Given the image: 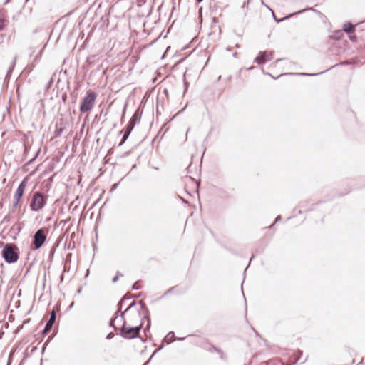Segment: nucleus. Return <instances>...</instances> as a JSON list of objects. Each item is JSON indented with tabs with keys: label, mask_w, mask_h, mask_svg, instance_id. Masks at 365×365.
<instances>
[{
	"label": "nucleus",
	"mask_w": 365,
	"mask_h": 365,
	"mask_svg": "<svg viewBox=\"0 0 365 365\" xmlns=\"http://www.w3.org/2000/svg\"><path fill=\"white\" fill-rule=\"evenodd\" d=\"M124 317L125 319V324L134 326H136V324L142 325L139 310L133 306H130L126 309L124 312Z\"/></svg>",
	"instance_id": "f257e3e1"
},
{
	"label": "nucleus",
	"mask_w": 365,
	"mask_h": 365,
	"mask_svg": "<svg viewBox=\"0 0 365 365\" xmlns=\"http://www.w3.org/2000/svg\"><path fill=\"white\" fill-rule=\"evenodd\" d=\"M140 327H141L139 324L134 326L127 324L123 322V329L121 330V335L126 339L135 338L138 335Z\"/></svg>",
	"instance_id": "f03ea898"
},
{
	"label": "nucleus",
	"mask_w": 365,
	"mask_h": 365,
	"mask_svg": "<svg viewBox=\"0 0 365 365\" xmlns=\"http://www.w3.org/2000/svg\"><path fill=\"white\" fill-rule=\"evenodd\" d=\"M2 255L5 261L12 263L18 259V255L15 252V247L11 244H7L2 251Z\"/></svg>",
	"instance_id": "7ed1b4c3"
},
{
	"label": "nucleus",
	"mask_w": 365,
	"mask_h": 365,
	"mask_svg": "<svg viewBox=\"0 0 365 365\" xmlns=\"http://www.w3.org/2000/svg\"><path fill=\"white\" fill-rule=\"evenodd\" d=\"M96 98V93L93 92L88 93L81 104L80 110L83 113H87L90 111L93 107Z\"/></svg>",
	"instance_id": "20e7f679"
},
{
	"label": "nucleus",
	"mask_w": 365,
	"mask_h": 365,
	"mask_svg": "<svg viewBox=\"0 0 365 365\" xmlns=\"http://www.w3.org/2000/svg\"><path fill=\"white\" fill-rule=\"evenodd\" d=\"M44 204L45 200L42 195L39 193H36L34 195L33 202L31 204L32 210L37 211L41 209L44 206Z\"/></svg>",
	"instance_id": "39448f33"
},
{
	"label": "nucleus",
	"mask_w": 365,
	"mask_h": 365,
	"mask_svg": "<svg viewBox=\"0 0 365 365\" xmlns=\"http://www.w3.org/2000/svg\"><path fill=\"white\" fill-rule=\"evenodd\" d=\"M46 240V235L43 230H38L34 235V245L36 249L40 248Z\"/></svg>",
	"instance_id": "423d86ee"
},
{
	"label": "nucleus",
	"mask_w": 365,
	"mask_h": 365,
	"mask_svg": "<svg viewBox=\"0 0 365 365\" xmlns=\"http://www.w3.org/2000/svg\"><path fill=\"white\" fill-rule=\"evenodd\" d=\"M124 321H125V319L123 312L122 314L116 316L110 321V326L113 327L115 329L122 330Z\"/></svg>",
	"instance_id": "0eeeda50"
},
{
	"label": "nucleus",
	"mask_w": 365,
	"mask_h": 365,
	"mask_svg": "<svg viewBox=\"0 0 365 365\" xmlns=\"http://www.w3.org/2000/svg\"><path fill=\"white\" fill-rule=\"evenodd\" d=\"M272 58V53L261 52L259 53V56L255 58V62H257L258 64H262L271 61Z\"/></svg>",
	"instance_id": "6e6552de"
},
{
	"label": "nucleus",
	"mask_w": 365,
	"mask_h": 365,
	"mask_svg": "<svg viewBox=\"0 0 365 365\" xmlns=\"http://www.w3.org/2000/svg\"><path fill=\"white\" fill-rule=\"evenodd\" d=\"M26 180H24L19 185V187L14 194V200L16 201V203L19 202L20 199L21 198V197L24 192V190L26 189Z\"/></svg>",
	"instance_id": "1a4fd4ad"
},
{
	"label": "nucleus",
	"mask_w": 365,
	"mask_h": 365,
	"mask_svg": "<svg viewBox=\"0 0 365 365\" xmlns=\"http://www.w3.org/2000/svg\"><path fill=\"white\" fill-rule=\"evenodd\" d=\"M56 320V314L55 312L53 311L51 314V317L48 320V322L46 323V327L44 328V333L48 332L53 327V324Z\"/></svg>",
	"instance_id": "9d476101"
},
{
	"label": "nucleus",
	"mask_w": 365,
	"mask_h": 365,
	"mask_svg": "<svg viewBox=\"0 0 365 365\" xmlns=\"http://www.w3.org/2000/svg\"><path fill=\"white\" fill-rule=\"evenodd\" d=\"M354 30V26L349 24H345L344 26V31L346 33L352 32Z\"/></svg>",
	"instance_id": "9b49d317"
},
{
	"label": "nucleus",
	"mask_w": 365,
	"mask_h": 365,
	"mask_svg": "<svg viewBox=\"0 0 365 365\" xmlns=\"http://www.w3.org/2000/svg\"><path fill=\"white\" fill-rule=\"evenodd\" d=\"M174 337V333L173 332H170L165 337V339H164L168 344L171 341L173 340Z\"/></svg>",
	"instance_id": "f8f14e48"
},
{
	"label": "nucleus",
	"mask_w": 365,
	"mask_h": 365,
	"mask_svg": "<svg viewBox=\"0 0 365 365\" xmlns=\"http://www.w3.org/2000/svg\"><path fill=\"white\" fill-rule=\"evenodd\" d=\"M129 133H130V131L127 132V133L124 135L123 138V140H122V142L120 143V145H122V144L125 141V140H126V138H128V136Z\"/></svg>",
	"instance_id": "ddd939ff"
},
{
	"label": "nucleus",
	"mask_w": 365,
	"mask_h": 365,
	"mask_svg": "<svg viewBox=\"0 0 365 365\" xmlns=\"http://www.w3.org/2000/svg\"><path fill=\"white\" fill-rule=\"evenodd\" d=\"M4 26V20L0 19V31L3 29Z\"/></svg>",
	"instance_id": "4468645a"
},
{
	"label": "nucleus",
	"mask_w": 365,
	"mask_h": 365,
	"mask_svg": "<svg viewBox=\"0 0 365 365\" xmlns=\"http://www.w3.org/2000/svg\"><path fill=\"white\" fill-rule=\"evenodd\" d=\"M114 334L113 333H110L107 335V339H110L113 337Z\"/></svg>",
	"instance_id": "2eb2a0df"
},
{
	"label": "nucleus",
	"mask_w": 365,
	"mask_h": 365,
	"mask_svg": "<svg viewBox=\"0 0 365 365\" xmlns=\"http://www.w3.org/2000/svg\"><path fill=\"white\" fill-rule=\"evenodd\" d=\"M118 279V277H115L113 279V282H116Z\"/></svg>",
	"instance_id": "dca6fc26"
},
{
	"label": "nucleus",
	"mask_w": 365,
	"mask_h": 365,
	"mask_svg": "<svg viewBox=\"0 0 365 365\" xmlns=\"http://www.w3.org/2000/svg\"><path fill=\"white\" fill-rule=\"evenodd\" d=\"M198 2H201L202 0H197Z\"/></svg>",
	"instance_id": "f3484780"
}]
</instances>
